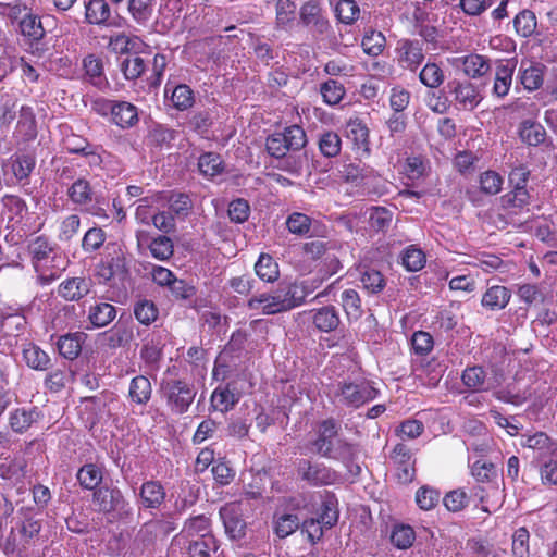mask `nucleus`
Returning a JSON list of instances; mask_svg holds the SVG:
<instances>
[{"label": "nucleus", "mask_w": 557, "mask_h": 557, "mask_svg": "<svg viewBox=\"0 0 557 557\" xmlns=\"http://www.w3.org/2000/svg\"><path fill=\"white\" fill-rule=\"evenodd\" d=\"M311 289L307 282L300 285L293 283L278 287L273 293H262L248 299L247 308L257 310L263 315H273L287 312L305 302Z\"/></svg>", "instance_id": "f257e3e1"}, {"label": "nucleus", "mask_w": 557, "mask_h": 557, "mask_svg": "<svg viewBox=\"0 0 557 557\" xmlns=\"http://www.w3.org/2000/svg\"><path fill=\"white\" fill-rule=\"evenodd\" d=\"M160 392L171 411L176 414L185 413L197 394L193 384L177 379H163L160 383Z\"/></svg>", "instance_id": "f03ea898"}, {"label": "nucleus", "mask_w": 557, "mask_h": 557, "mask_svg": "<svg viewBox=\"0 0 557 557\" xmlns=\"http://www.w3.org/2000/svg\"><path fill=\"white\" fill-rule=\"evenodd\" d=\"M92 499L99 512L113 513L119 520L133 516V507L117 487L101 486L94 491Z\"/></svg>", "instance_id": "7ed1b4c3"}, {"label": "nucleus", "mask_w": 557, "mask_h": 557, "mask_svg": "<svg viewBox=\"0 0 557 557\" xmlns=\"http://www.w3.org/2000/svg\"><path fill=\"white\" fill-rule=\"evenodd\" d=\"M379 391L367 380L339 382L335 392L341 404L356 409L375 399Z\"/></svg>", "instance_id": "20e7f679"}, {"label": "nucleus", "mask_w": 557, "mask_h": 557, "mask_svg": "<svg viewBox=\"0 0 557 557\" xmlns=\"http://www.w3.org/2000/svg\"><path fill=\"white\" fill-rule=\"evenodd\" d=\"M297 474L302 481L312 486L330 485L337 480V473L333 469L308 459L299 460Z\"/></svg>", "instance_id": "39448f33"}, {"label": "nucleus", "mask_w": 557, "mask_h": 557, "mask_svg": "<svg viewBox=\"0 0 557 557\" xmlns=\"http://www.w3.org/2000/svg\"><path fill=\"white\" fill-rule=\"evenodd\" d=\"M530 177V170L525 165L513 168L508 176L512 190L503 197V200L512 207L521 208L529 202L530 195L527 184Z\"/></svg>", "instance_id": "423d86ee"}, {"label": "nucleus", "mask_w": 557, "mask_h": 557, "mask_svg": "<svg viewBox=\"0 0 557 557\" xmlns=\"http://www.w3.org/2000/svg\"><path fill=\"white\" fill-rule=\"evenodd\" d=\"M389 457L396 467L398 481L404 484L412 482L416 475V460L411 449L406 444L398 443L391 451Z\"/></svg>", "instance_id": "0eeeda50"}, {"label": "nucleus", "mask_w": 557, "mask_h": 557, "mask_svg": "<svg viewBox=\"0 0 557 557\" xmlns=\"http://www.w3.org/2000/svg\"><path fill=\"white\" fill-rule=\"evenodd\" d=\"M449 92L454 95V100L462 110L472 111L479 106L482 96L478 88L470 82L450 81L447 84Z\"/></svg>", "instance_id": "6e6552de"}, {"label": "nucleus", "mask_w": 557, "mask_h": 557, "mask_svg": "<svg viewBox=\"0 0 557 557\" xmlns=\"http://www.w3.org/2000/svg\"><path fill=\"white\" fill-rule=\"evenodd\" d=\"M220 517L223 521L225 533L232 540H240L246 534L247 524L242 517L240 506L236 503L224 505L220 509Z\"/></svg>", "instance_id": "1a4fd4ad"}, {"label": "nucleus", "mask_w": 557, "mask_h": 557, "mask_svg": "<svg viewBox=\"0 0 557 557\" xmlns=\"http://www.w3.org/2000/svg\"><path fill=\"white\" fill-rule=\"evenodd\" d=\"M339 425L337 422L330 418L323 420L319 425L318 437L313 442L315 453L324 458H329L338 437Z\"/></svg>", "instance_id": "9d476101"}, {"label": "nucleus", "mask_w": 557, "mask_h": 557, "mask_svg": "<svg viewBox=\"0 0 557 557\" xmlns=\"http://www.w3.org/2000/svg\"><path fill=\"white\" fill-rule=\"evenodd\" d=\"M166 492L160 481L149 480L141 484L138 504L144 509H159L165 502Z\"/></svg>", "instance_id": "9b49d317"}, {"label": "nucleus", "mask_w": 557, "mask_h": 557, "mask_svg": "<svg viewBox=\"0 0 557 557\" xmlns=\"http://www.w3.org/2000/svg\"><path fill=\"white\" fill-rule=\"evenodd\" d=\"M134 322L128 319L126 321L120 320L113 329L106 332L104 339L109 348L125 347L134 339Z\"/></svg>", "instance_id": "f8f14e48"}, {"label": "nucleus", "mask_w": 557, "mask_h": 557, "mask_svg": "<svg viewBox=\"0 0 557 557\" xmlns=\"http://www.w3.org/2000/svg\"><path fill=\"white\" fill-rule=\"evenodd\" d=\"M110 108L113 122L122 127L128 128L138 122L137 108L126 101L107 102L104 103Z\"/></svg>", "instance_id": "ddd939ff"}, {"label": "nucleus", "mask_w": 557, "mask_h": 557, "mask_svg": "<svg viewBox=\"0 0 557 557\" xmlns=\"http://www.w3.org/2000/svg\"><path fill=\"white\" fill-rule=\"evenodd\" d=\"M518 136L523 144L530 147H537L545 143L547 132L540 122L527 119L520 122Z\"/></svg>", "instance_id": "4468645a"}, {"label": "nucleus", "mask_w": 557, "mask_h": 557, "mask_svg": "<svg viewBox=\"0 0 557 557\" xmlns=\"http://www.w3.org/2000/svg\"><path fill=\"white\" fill-rule=\"evenodd\" d=\"M90 280L85 277H71L59 285L58 294L66 301H78L90 292Z\"/></svg>", "instance_id": "2eb2a0df"}, {"label": "nucleus", "mask_w": 557, "mask_h": 557, "mask_svg": "<svg viewBox=\"0 0 557 557\" xmlns=\"http://www.w3.org/2000/svg\"><path fill=\"white\" fill-rule=\"evenodd\" d=\"M516 69L513 60L500 62L495 70L493 94L499 98L508 95L512 84V75Z\"/></svg>", "instance_id": "dca6fc26"}, {"label": "nucleus", "mask_w": 557, "mask_h": 557, "mask_svg": "<svg viewBox=\"0 0 557 557\" xmlns=\"http://www.w3.org/2000/svg\"><path fill=\"white\" fill-rule=\"evenodd\" d=\"M511 299V290L502 285H493L482 295L481 305L491 311H499L507 307Z\"/></svg>", "instance_id": "f3484780"}, {"label": "nucleus", "mask_w": 557, "mask_h": 557, "mask_svg": "<svg viewBox=\"0 0 557 557\" xmlns=\"http://www.w3.org/2000/svg\"><path fill=\"white\" fill-rule=\"evenodd\" d=\"M219 544L212 533H203L195 540H189L185 546L187 557H210V552H216Z\"/></svg>", "instance_id": "a211bd4d"}, {"label": "nucleus", "mask_w": 557, "mask_h": 557, "mask_svg": "<svg viewBox=\"0 0 557 557\" xmlns=\"http://www.w3.org/2000/svg\"><path fill=\"white\" fill-rule=\"evenodd\" d=\"M87 335L84 332L67 333L58 338L59 354L67 360L76 359L82 351V344Z\"/></svg>", "instance_id": "6ab92c4d"}, {"label": "nucleus", "mask_w": 557, "mask_h": 557, "mask_svg": "<svg viewBox=\"0 0 557 557\" xmlns=\"http://www.w3.org/2000/svg\"><path fill=\"white\" fill-rule=\"evenodd\" d=\"M300 21L306 26L312 25L319 34H324L330 28L329 21L321 14V8L314 1L306 2L299 12Z\"/></svg>", "instance_id": "aec40b11"}, {"label": "nucleus", "mask_w": 557, "mask_h": 557, "mask_svg": "<svg viewBox=\"0 0 557 557\" xmlns=\"http://www.w3.org/2000/svg\"><path fill=\"white\" fill-rule=\"evenodd\" d=\"M116 317V308L107 301H97L88 309V321L94 327L109 325Z\"/></svg>", "instance_id": "412c9836"}, {"label": "nucleus", "mask_w": 557, "mask_h": 557, "mask_svg": "<svg viewBox=\"0 0 557 557\" xmlns=\"http://www.w3.org/2000/svg\"><path fill=\"white\" fill-rule=\"evenodd\" d=\"M231 384L218 386L211 395V408L223 413L231 410L239 401V394Z\"/></svg>", "instance_id": "4be33fe9"}, {"label": "nucleus", "mask_w": 557, "mask_h": 557, "mask_svg": "<svg viewBox=\"0 0 557 557\" xmlns=\"http://www.w3.org/2000/svg\"><path fill=\"white\" fill-rule=\"evenodd\" d=\"M144 42L137 36H127L126 34H117L115 36H111L108 48L119 54L132 55L134 53H139Z\"/></svg>", "instance_id": "5701e85b"}, {"label": "nucleus", "mask_w": 557, "mask_h": 557, "mask_svg": "<svg viewBox=\"0 0 557 557\" xmlns=\"http://www.w3.org/2000/svg\"><path fill=\"white\" fill-rule=\"evenodd\" d=\"M152 386L149 379L145 375H137L131 380L128 397L132 403L146 405L151 399Z\"/></svg>", "instance_id": "b1692460"}, {"label": "nucleus", "mask_w": 557, "mask_h": 557, "mask_svg": "<svg viewBox=\"0 0 557 557\" xmlns=\"http://www.w3.org/2000/svg\"><path fill=\"white\" fill-rule=\"evenodd\" d=\"M110 15V7L104 0H88L85 2L86 23L90 25H104Z\"/></svg>", "instance_id": "393cba45"}, {"label": "nucleus", "mask_w": 557, "mask_h": 557, "mask_svg": "<svg viewBox=\"0 0 557 557\" xmlns=\"http://www.w3.org/2000/svg\"><path fill=\"white\" fill-rule=\"evenodd\" d=\"M312 322L321 332H332L339 325V315L333 306H325L313 311Z\"/></svg>", "instance_id": "a878e982"}, {"label": "nucleus", "mask_w": 557, "mask_h": 557, "mask_svg": "<svg viewBox=\"0 0 557 557\" xmlns=\"http://www.w3.org/2000/svg\"><path fill=\"white\" fill-rule=\"evenodd\" d=\"M4 212L8 214L9 221L15 224H21L24 216L27 214L28 207L24 199L15 195H4L1 198Z\"/></svg>", "instance_id": "bb28decb"}, {"label": "nucleus", "mask_w": 557, "mask_h": 557, "mask_svg": "<svg viewBox=\"0 0 557 557\" xmlns=\"http://www.w3.org/2000/svg\"><path fill=\"white\" fill-rule=\"evenodd\" d=\"M23 359L26 364L36 371H46L50 367L51 359L39 346L29 343L23 348Z\"/></svg>", "instance_id": "cd10ccee"}, {"label": "nucleus", "mask_w": 557, "mask_h": 557, "mask_svg": "<svg viewBox=\"0 0 557 557\" xmlns=\"http://www.w3.org/2000/svg\"><path fill=\"white\" fill-rule=\"evenodd\" d=\"M358 453L357 444L350 443L345 438H337L336 446L327 459L341 461L346 468H349L355 462Z\"/></svg>", "instance_id": "c85d7f7f"}, {"label": "nucleus", "mask_w": 557, "mask_h": 557, "mask_svg": "<svg viewBox=\"0 0 557 557\" xmlns=\"http://www.w3.org/2000/svg\"><path fill=\"white\" fill-rule=\"evenodd\" d=\"M545 66L543 64H530L528 67H523V63L520 67V82L523 87L529 91H534L541 88L544 82Z\"/></svg>", "instance_id": "c756f323"}, {"label": "nucleus", "mask_w": 557, "mask_h": 557, "mask_svg": "<svg viewBox=\"0 0 557 557\" xmlns=\"http://www.w3.org/2000/svg\"><path fill=\"white\" fill-rule=\"evenodd\" d=\"M76 479L83 488L95 491L102 482V470L95 463H86L78 469Z\"/></svg>", "instance_id": "7c9ffc66"}, {"label": "nucleus", "mask_w": 557, "mask_h": 557, "mask_svg": "<svg viewBox=\"0 0 557 557\" xmlns=\"http://www.w3.org/2000/svg\"><path fill=\"white\" fill-rule=\"evenodd\" d=\"M21 34L29 41H39L45 37L46 30L38 15L27 13L20 21Z\"/></svg>", "instance_id": "2f4dec72"}, {"label": "nucleus", "mask_w": 557, "mask_h": 557, "mask_svg": "<svg viewBox=\"0 0 557 557\" xmlns=\"http://www.w3.org/2000/svg\"><path fill=\"white\" fill-rule=\"evenodd\" d=\"M256 274L264 282H274L280 276L278 264L272 256L261 253L255 264Z\"/></svg>", "instance_id": "473e14b6"}, {"label": "nucleus", "mask_w": 557, "mask_h": 557, "mask_svg": "<svg viewBox=\"0 0 557 557\" xmlns=\"http://www.w3.org/2000/svg\"><path fill=\"white\" fill-rule=\"evenodd\" d=\"M11 160L12 172L20 182L27 180L36 166V158L29 153L15 154Z\"/></svg>", "instance_id": "72a5a7b5"}, {"label": "nucleus", "mask_w": 557, "mask_h": 557, "mask_svg": "<svg viewBox=\"0 0 557 557\" xmlns=\"http://www.w3.org/2000/svg\"><path fill=\"white\" fill-rule=\"evenodd\" d=\"M133 313L140 324L150 325L158 319L159 309L152 300L139 299L134 304Z\"/></svg>", "instance_id": "f704fd0d"}, {"label": "nucleus", "mask_w": 557, "mask_h": 557, "mask_svg": "<svg viewBox=\"0 0 557 557\" xmlns=\"http://www.w3.org/2000/svg\"><path fill=\"white\" fill-rule=\"evenodd\" d=\"M491 70L490 60L480 54H470L463 59V71L471 78L484 76Z\"/></svg>", "instance_id": "c9c22d12"}, {"label": "nucleus", "mask_w": 557, "mask_h": 557, "mask_svg": "<svg viewBox=\"0 0 557 557\" xmlns=\"http://www.w3.org/2000/svg\"><path fill=\"white\" fill-rule=\"evenodd\" d=\"M198 169L202 175L214 177L224 171V163L219 153L205 152L199 157Z\"/></svg>", "instance_id": "e433bc0d"}, {"label": "nucleus", "mask_w": 557, "mask_h": 557, "mask_svg": "<svg viewBox=\"0 0 557 557\" xmlns=\"http://www.w3.org/2000/svg\"><path fill=\"white\" fill-rule=\"evenodd\" d=\"M83 65L86 75L89 77V81L94 86L100 88L103 85L108 84L106 77L103 76V63L101 59L97 58L94 54H88L84 59Z\"/></svg>", "instance_id": "4c0bfd02"}, {"label": "nucleus", "mask_w": 557, "mask_h": 557, "mask_svg": "<svg viewBox=\"0 0 557 557\" xmlns=\"http://www.w3.org/2000/svg\"><path fill=\"white\" fill-rule=\"evenodd\" d=\"M92 189L85 178L76 180L67 189L70 200L76 205H87L92 201Z\"/></svg>", "instance_id": "58836bf2"}, {"label": "nucleus", "mask_w": 557, "mask_h": 557, "mask_svg": "<svg viewBox=\"0 0 557 557\" xmlns=\"http://www.w3.org/2000/svg\"><path fill=\"white\" fill-rule=\"evenodd\" d=\"M38 417L39 414L36 409H16L10 416V425L14 432L23 433L37 421Z\"/></svg>", "instance_id": "ea45409f"}, {"label": "nucleus", "mask_w": 557, "mask_h": 557, "mask_svg": "<svg viewBox=\"0 0 557 557\" xmlns=\"http://www.w3.org/2000/svg\"><path fill=\"white\" fill-rule=\"evenodd\" d=\"M138 54L127 55L120 63V69L127 81L137 79L146 70V63Z\"/></svg>", "instance_id": "a19ab883"}, {"label": "nucleus", "mask_w": 557, "mask_h": 557, "mask_svg": "<svg viewBox=\"0 0 557 557\" xmlns=\"http://www.w3.org/2000/svg\"><path fill=\"white\" fill-rule=\"evenodd\" d=\"M325 529H331L338 521L337 500L334 496H327L321 504L317 518Z\"/></svg>", "instance_id": "79ce46f5"}, {"label": "nucleus", "mask_w": 557, "mask_h": 557, "mask_svg": "<svg viewBox=\"0 0 557 557\" xmlns=\"http://www.w3.org/2000/svg\"><path fill=\"white\" fill-rule=\"evenodd\" d=\"M513 26L518 35L529 37L536 29V16L531 10H523L516 15Z\"/></svg>", "instance_id": "37998d69"}, {"label": "nucleus", "mask_w": 557, "mask_h": 557, "mask_svg": "<svg viewBox=\"0 0 557 557\" xmlns=\"http://www.w3.org/2000/svg\"><path fill=\"white\" fill-rule=\"evenodd\" d=\"M342 306L348 319L358 320L362 315L361 299L355 289H346L342 293Z\"/></svg>", "instance_id": "c03bdc74"}, {"label": "nucleus", "mask_w": 557, "mask_h": 557, "mask_svg": "<svg viewBox=\"0 0 557 557\" xmlns=\"http://www.w3.org/2000/svg\"><path fill=\"white\" fill-rule=\"evenodd\" d=\"M106 238L107 235L101 227H91L83 236L82 249L86 253H92L103 246Z\"/></svg>", "instance_id": "a18cd8bd"}, {"label": "nucleus", "mask_w": 557, "mask_h": 557, "mask_svg": "<svg viewBox=\"0 0 557 557\" xmlns=\"http://www.w3.org/2000/svg\"><path fill=\"white\" fill-rule=\"evenodd\" d=\"M151 255L158 260H168L173 256V242L165 235L153 238L149 245Z\"/></svg>", "instance_id": "49530a36"}, {"label": "nucleus", "mask_w": 557, "mask_h": 557, "mask_svg": "<svg viewBox=\"0 0 557 557\" xmlns=\"http://www.w3.org/2000/svg\"><path fill=\"white\" fill-rule=\"evenodd\" d=\"M471 264L482 269L486 273L502 271V269L506 267L500 257L487 252H480L474 256Z\"/></svg>", "instance_id": "de8ad7c7"}, {"label": "nucleus", "mask_w": 557, "mask_h": 557, "mask_svg": "<svg viewBox=\"0 0 557 557\" xmlns=\"http://www.w3.org/2000/svg\"><path fill=\"white\" fill-rule=\"evenodd\" d=\"M420 82L429 88H437L444 82V72L435 63H428L419 74Z\"/></svg>", "instance_id": "09e8293b"}, {"label": "nucleus", "mask_w": 557, "mask_h": 557, "mask_svg": "<svg viewBox=\"0 0 557 557\" xmlns=\"http://www.w3.org/2000/svg\"><path fill=\"white\" fill-rule=\"evenodd\" d=\"M341 138L337 133L329 131L319 138V149L324 157L333 158L341 152Z\"/></svg>", "instance_id": "8fccbe9b"}, {"label": "nucleus", "mask_w": 557, "mask_h": 557, "mask_svg": "<svg viewBox=\"0 0 557 557\" xmlns=\"http://www.w3.org/2000/svg\"><path fill=\"white\" fill-rule=\"evenodd\" d=\"M52 251L53 247L45 236H38L28 244V252L35 263L48 259Z\"/></svg>", "instance_id": "3c124183"}, {"label": "nucleus", "mask_w": 557, "mask_h": 557, "mask_svg": "<svg viewBox=\"0 0 557 557\" xmlns=\"http://www.w3.org/2000/svg\"><path fill=\"white\" fill-rule=\"evenodd\" d=\"M282 135L284 136V139H286L285 145L288 151H299L307 143L306 133L298 125L285 128V131L282 132Z\"/></svg>", "instance_id": "603ef678"}, {"label": "nucleus", "mask_w": 557, "mask_h": 557, "mask_svg": "<svg viewBox=\"0 0 557 557\" xmlns=\"http://www.w3.org/2000/svg\"><path fill=\"white\" fill-rule=\"evenodd\" d=\"M320 91L324 101L330 106L339 103L345 96L344 86L335 79H329L323 83L321 85Z\"/></svg>", "instance_id": "864d4df0"}, {"label": "nucleus", "mask_w": 557, "mask_h": 557, "mask_svg": "<svg viewBox=\"0 0 557 557\" xmlns=\"http://www.w3.org/2000/svg\"><path fill=\"white\" fill-rule=\"evenodd\" d=\"M414 537V531L410 525L399 524L394 527L391 534V542L397 548L406 549L412 545Z\"/></svg>", "instance_id": "5fc2aeb1"}, {"label": "nucleus", "mask_w": 557, "mask_h": 557, "mask_svg": "<svg viewBox=\"0 0 557 557\" xmlns=\"http://www.w3.org/2000/svg\"><path fill=\"white\" fill-rule=\"evenodd\" d=\"M41 531V522L34 518L24 519L18 525V533L21 535V545L26 548L34 539H36Z\"/></svg>", "instance_id": "6e6d98bb"}, {"label": "nucleus", "mask_w": 557, "mask_h": 557, "mask_svg": "<svg viewBox=\"0 0 557 557\" xmlns=\"http://www.w3.org/2000/svg\"><path fill=\"white\" fill-rule=\"evenodd\" d=\"M385 37L381 32L371 30L361 41V47L368 55H379L385 47Z\"/></svg>", "instance_id": "4d7b16f0"}, {"label": "nucleus", "mask_w": 557, "mask_h": 557, "mask_svg": "<svg viewBox=\"0 0 557 557\" xmlns=\"http://www.w3.org/2000/svg\"><path fill=\"white\" fill-rule=\"evenodd\" d=\"M335 12L342 23L352 24L358 18L360 9L355 0H339Z\"/></svg>", "instance_id": "13d9d810"}, {"label": "nucleus", "mask_w": 557, "mask_h": 557, "mask_svg": "<svg viewBox=\"0 0 557 557\" xmlns=\"http://www.w3.org/2000/svg\"><path fill=\"white\" fill-rule=\"evenodd\" d=\"M171 101L177 110H186L194 103V92L187 85H177L172 90Z\"/></svg>", "instance_id": "bf43d9fd"}, {"label": "nucleus", "mask_w": 557, "mask_h": 557, "mask_svg": "<svg viewBox=\"0 0 557 557\" xmlns=\"http://www.w3.org/2000/svg\"><path fill=\"white\" fill-rule=\"evenodd\" d=\"M441 493L430 486H421L416 493V503L422 510L433 509L440 502Z\"/></svg>", "instance_id": "052dcab7"}, {"label": "nucleus", "mask_w": 557, "mask_h": 557, "mask_svg": "<svg viewBox=\"0 0 557 557\" xmlns=\"http://www.w3.org/2000/svg\"><path fill=\"white\" fill-rule=\"evenodd\" d=\"M486 379V373L482 367L474 366L465 369L461 380L463 384L474 391L482 388Z\"/></svg>", "instance_id": "680f3d73"}, {"label": "nucleus", "mask_w": 557, "mask_h": 557, "mask_svg": "<svg viewBox=\"0 0 557 557\" xmlns=\"http://www.w3.org/2000/svg\"><path fill=\"white\" fill-rule=\"evenodd\" d=\"M503 177L495 171H486L480 175V188L484 194L496 195L502 190Z\"/></svg>", "instance_id": "e2e57ef3"}, {"label": "nucleus", "mask_w": 557, "mask_h": 557, "mask_svg": "<svg viewBox=\"0 0 557 557\" xmlns=\"http://www.w3.org/2000/svg\"><path fill=\"white\" fill-rule=\"evenodd\" d=\"M522 447L531 448L533 450H548L550 448V438L544 432H536L532 435L522 434L520 440Z\"/></svg>", "instance_id": "0e129e2a"}, {"label": "nucleus", "mask_w": 557, "mask_h": 557, "mask_svg": "<svg viewBox=\"0 0 557 557\" xmlns=\"http://www.w3.org/2000/svg\"><path fill=\"white\" fill-rule=\"evenodd\" d=\"M288 231L296 235H306L311 227V219L299 212L292 213L286 221Z\"/></svg>", "instance_id": "69168bd1"}, {"label": "nucleus", "mask_w": 557, "mask_h": 557, "mask_svg": "<svg viewBox=\"0 0 557 557\" xmlns=\"http://www.w3.org/2000/svg\"><path fill=\"white\" fill-rule=\"evenodd\" d=\"M425 263V255L421 249L413 246L405 250L403 255V265L411 272L421 270Z\"/></svg>", "instance_id": "338daca9"}, {"label": "nucleus", "mask_w": 557, "mask_h": 557, "mask_svg": "<svg viewBox=\"0 0 557 557\" xmlns=\"http://www.w3.org/2000/svg\"><path fill=\"white\" fill-rule=\"evenodd\" d=\"M530 534L525 528H519L512 535V554L515 557H530Z\"/></svg>", "instance_id": "774afa93"}]
</instances>
